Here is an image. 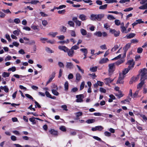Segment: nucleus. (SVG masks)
Here are the masks:
<instances>
[{
	"instance_id": "obj_1",
	"label": "nucleus",
	"mask_w": 147,
	"mask_h": 147,
	"mask_svg": "<svg viewBox=\"0 0 147 147\" xmlns=\"http://www.w3.org/2000/svg\"><path fill=\"white\" fill-rule=\"evenodd\" d=\"M138 75H140V80L145 81L147 79V69L144 68L140 70Z\"/></svg>"
},
{
	"instance_id": "obj_2",
	"label": "nucleus",
	"mask_w": 147,
	"mask_h": 147,
	"mask_svg": "<svg viewBox=\"0 0 147 147\" xmlns=\"http://www.w3.org/2000/svg\"><path fill=\"white\" fill-rule=\"evenodd\" d=\"M109 69L108 70V74L111 76L113 74L115 70V66L114 63H112L109 64Z\"/></svg>"
},
{
	"instance_id": "obj_3",
	"label": "nucleus",
	"mask_w": 147,
	"mask_h": 147,
	"mask_svg": "<svg viewBox=\"0 0 147 147\" xmlns=\"http://www.w3.org/2000/svg\"><path fill=\"white\" fill-rule=\"evenodd\" d=\"M76 98H77L76 102H83V98H84V95L83 94H80L77 95Z\"/></svg>"
},
{
	"instance_id": "obj_4",
	"label": "nucleus",
	"mask_w": 147,
	"mask_h": 147,
	"mask_svg": "<svg viewBox=\"0 0 147 147\" xmlns=\"http://www.w3.org/2000/svg\"><path fill=\"white\" fill-rule=\"evenodd\" d=\"M125 77H123V76L122 75H121L119 74L118 78L116 82V84H123L124 82L123 79Z\"/></svg>"
},
{
	"instance_id": "obj_5",
	"label": "nucleus",
	"mask_w": 147,
	"mask_h": 147,
	"mask_svg": "<svg viewBox=\"0 0 147 147\" xmlns=\"http://www.w3.org/2000/svg\"><path fill=\"white\" fill-rule=\"evenodd\" d=\"M135 62L133 59L129 60V71L132 70L134 67Z\"/></svg>"
},
{
	"instance_id": "obj_6",
	"label": "nucleus",
	"mask_w": 147,
	"mask_h": 147,
	"mask_svg": "<svg viewBox=\"0 0 147 147\" xmlns=\"http://www.w3.org/2000/svg\"><path fill=\"white\" fill-rule=\"evenodd\" d=\"M139 78V75H138L136 77H133L131 79L130 81L129 82V83L131 84L133 82H135L138 80Z\"/></svg>"
},
{
	"instance_id": "obj_7",
	"label": "nucleus",
	"mask_w": 147,
	"mask_h": 147,
	"mask_svg": "<svg viewBox=\"0 0 147 147\" xmlns=\"http://www.w3.org/2000/svg\"><path fill=\"white\" fill-rule=\"evenodd\" d=\"M110 31L112 34H113L114 36L115 37L118 36L120 34V32L119 31H117L114 29H110Z\"/></svg>"
},
{
	"instance_id": "obj_8",
	"label": "nucleus",
	"mask_w": 147,
	"mask_h": 147,
	"mask_svg": "<svg viewBox=\"0 0 147 147\" xmlns=\"http://www.w3.org/2000/svg\"><path fill=\"white\" fill-rule=\"evenodd\" d=\"M103 129V127L101 126H98L95 127L92 129V130L93 131H95L96 130L99 131H101Z\"/></svg>"
},
{
	"instance_id": "obj_9",
	"label": "nucleus",
	"mask_w": 147,
	"mask_h": 147,
	"mask_svg": "<svg viewBox=\"0 0 147 147\" xmlns=\"http://www.w3.org/2000/svg\"><path fill=\"white\" fill-rule=\"evenodd\" d=\"M129 71V68H128L125 69L122 71V73H120L119 74L121 75H122L123 76L125 77L126 76V74H127Z\"/></svg>"
},
{
	"instance_id": "obj_10",
	"label": "nucleus",
	"mask_w": 147,
	"mask_h": 147,
	"mask_svg": "<svg viewBox=\"0 0 147 147\" xmlns=\"http://www.w3.org/2000/svg\"><path fill=\"white\" fill-rule=\"evenodd\" d=\"M113 80L114 79H112L110 78H106L104 79V82L107 85L112 82Z\"/></svg>"
},
{
	"instance_id": "obj_11",
	"label": "nucleus",
	"mask_w": 147,
	"mask_h": 147,
	"mask_svg": "<svg viewBox=\"0 0 147 147\" xmlns=\"http://www.w3.org/2000/svg\"><path fill=\"white\" fill-rule=\"evenodd\" d=\"M58 48L59 49L62 50L65 52H67L68 51V49L65 46H59L58 47Z\"/></svg>"
},
{
	"instance_id": "obj_12",
	"label": "nucleus",
	"mask_w": 147,
	"mask_h": 147,
	"mask_svg": "<svg viewBox=\"0 0 147 147\" xmlns=\"http://www.w3.org/2000/svg\"><path fill=\"white\" fill-rule=\"evenodd\" d=\"M66 67L68 69H71L73 68L74 65L71 62H66Z\"/></svg>"
},
{
	"instance_id": "obj_13",
	"label": "nucleus",
	"mask_w": 147,
	"mask_h": 147,
	"mask_svg": "<svg viewBox=\"0 0 147 147\" xmlns=\"http://www.w3.org/2000/svg\"><path fill=\"white\" fill-rule=\"evenodd\" d=\"M79 18L82 21H85L87 19V16L83 14H82L80 15V16H79Z\"/></svg>"
},
{
	"instance_id": "obj_14",
	"label": "nucleus",
	"mask_w": 147,
	"mask_h": 147,
	"mask_svg": "<svg viewBox=\"0 0 147 147\" xmlns=\"http://www.w3.org/2000/svg\"><path fill=\"white\" fill-rule=\"evenodd\" d=\"M67 52V53L68 55L70 57H73L74 55V51L71 49L69 50L68 49V51Z\"/></svg>"
},
{
	"instance_id": "obj_15",
	"label": "nucleus",
	"mask_w": 147,
	"mask_h": 147,
	"mask_svg": "<svg viewBox=\"0 0 147 147\" xmlns=\"http://www.w3.org/2000/svg\"><path fill=\"white\" fill-rule=\"evenodd\" d=\"M109 61V59L107 58H104L101 59L99 61V63L100 64H103L107 63Z\"/></svg>"
},
{
	"instance_id": "obj_16",
	"label": "nucleus",
	"mask_w": 147,
	"mask_h": 147,
	"mask_svg": "<svg viewBox=\"0 0 147 147\" xmlns=\"http://www.w3.org/2000/svg\"><path fill=\"white\" fill-rule=\"evenodd\" d=\"M55 72H53L52 73V75H51V77L49 78L48 81H47V85L49 83L51 82L53 79L54 78L55 76Z\"/></svg>"
},
{
	"instance_id": "obj_17",
	"label": "nucleus",
	"mask_w": 147,
	"mask_h": 147,
	"mask_svg": "<svg viewBox=\"0 0 147 147\" xmlns=\"http://www.w3.org/2000/svg\"><path fill=\"white\" fill-rule=\"evenodd\" d=\"M124 24L122 23L121 24V31L122 32L125 33H127V32L126 30V28L123 26Z\"/></svg>"
},
{
	"instance_id": "obj_18",
	"label": "nucleus",
	"mask_w": 147,
	"mask_h": 147,
	"mask_svg": "<svg viewBox=\"0 0 147 147\" xmlns=\"http://www.w3.org/2000/svg\"><path fill=\"white\" fill-rule=\"evenodd\" d=\"M140 80L141 81V82L137 85V87L138 88H141L145 83L144 81L143 80Z\"/></svg>"
},
{
	"instance_id": "obj_19",
	"label": "nucleus",
	"mask_w": 147,
	"mask_h": 147,
	"mask_svg": "<svg viewBox=\"0 0 147 147\" xmlns=\"http://www.w3.org/2000/svg\"><path fill=\"white\" fill-rule=\"evenodd\" d=\"M96 20L100 21L104 17V15L103 14H98L96 15Z\"/></svg>"
},
{
	"instance_id": "obj_20",
	"label": "nucleus",
	"mask_w": 147,
	"mask_h": 147,
	"mask_svg": "<svg viewBox=\"0 0 147 147\" xmlns=\"http://www.w3.org/2000/svg\"><path fill=\"white\" fill-rule=\"evenodd\" d=\"M124 60L123 59H120L116 62L115 63L116 65H118L123 63Z\"/></svg>"
},
{
	"instance_id": "obj_21",
	"label": "nucleus",
	"mask_w": 147,
	"mask_h": 147,
	"mask_svg": "<svg viewBox=\"0 0 147 147\" xmlns=\"http://www.w3.org/2000/svg\"><path fill=\"white\" fill-rule=\"evenodd\" d=\"M50 133L54 135H57V132L53 129H51L49 131Z\"/></svg>"
},
{
	"instance_id": "obj_22",
	"label": "nucleus",
	"mask_w": 147,
	"mask_h": 147,
	"mask_svg": "<svg viewBox=\"0 0 147 147\" xmlns=\"http://www.w3.org/2000/svg\"><path fill=\"white\" fill-rule=\"evenodd\" d=\"M58 34V32H51L48 34V35L51 36L52 37H55Z\"/></svg>"
},
{
	"instance_id": "obj_23",
	"label": "nucleus",
	"mask_w": 147,
	"mask_h": 147,
	"mask_svg": "<svg viewBox=\"0 0 147 147\" xmlns=\"http://www.w3.org/2000/svg\"><path fill=\"white\" fill-rule=\"evenodd\" d=\"M76 80L79 81L82 78V76L79 73H77L76 75Z\"/></svg>"
},
{
	"instance_id": "obj_24",
	"label": "nucleus",
	"mask_w": 147,
	"mask_h": 147,
	"mask_svg": "<svg viewBox=\"0 0 147 147\" xmlns=\"http://www.w3.org/2000/svg\"><path fill=\"white\" fill-rule=\"evenodd\" d=\"M123 49L124 50V55L125 56V55L126 53V51L129 49V45L128 44H127L125 46V47L123 48Z\"/></svg>"
},
{
	"instance_id": "obj_25",
	"label": "nucleus",
	"mask_w": 147,
	"mask_h": 147,
	"mask_svg": "<svg viewBox=\"0 0 147 147\" xmlns=\"http://www.w3.org/2000/svg\"><path fill=\"white\" fill-rule=\"evenodd\" d=\"M80 32L82 35L83 36H85L87 34V32L84 29H80Z\"/></svg>"
},
{
	"instance_id": "obj_26",
	"label": "nucleus",
	"mask_w": 147,
	"mask_h": 147,
	"mask_svg": "<svg viewBox=\"0 0 147 147\" xmlns=\"http://www.w3.org/2000/svg\"><path fill=\"white\" fill-rule=\"evenodd\" d=\"M57 90H55L54 89H52L51 90L52 93L55 96H58L59 94V93L57 91Z\"/></svg>"
},
{
	"instance_id": "obj_27",
	"label": "nucleus",
	"mask_w": 147,
	"mask_h": 147,
	"mask_svg": "<svg viewBox=\"0 0 147 147\" xmlns=\"http://www.w3.org/2000/svg\"><path fill=\"white\" fill-rule=\"evenodd\" d=\"M94 34L97 36L101 37L102 36V34L100 31H98L95 32Z\"/></svg>"
},
{
	"instance_id": "obj_28",
	"label": "nucleus",
	"mask_w": 147,
	"mask_h": 147,
	"mask_svg": "<svg viewBox=\"0 0 147 147\" xmlns=\"http://www.w3.org/2000/svg\"><path fill=\"white\" fill-rule=\"evenodd\" d=\"M138 40L136 39H131L130 40V44H131L132 43L133 44H136L138 43Z\"/></svg>"
},
{
	"instance_id": "obj_29",
	"label": "nucleus",
	"mask_w": 147,
	"mask_h": 147,
	"mask_svg": "<svg viewBox=\"0 0 147 147\" xmlns=\"http://www.w3.org/2000/svg\"><path fill=\"white\" fill-rule=\"evenodd\" d=\"M97 67L96 66L93 67L90 69V71L92 72H95L97 71Z\"/></svg>"
},
{
	"instance_id": "obj_30",
	"label": "nucleus",
	"mask_w": 147,
	"mask_h": 147,
	"mask_svg": "<svg viewBox=\"0 0 147 147\" xmlns=\"http://www.w3.org/2000/svg\"><path fill=\"white\" fill-rule=\"evenodd\" d=\"M130 90L131 91V96L133 98H135L138 95V92L136 91L133 95H132L131 90Z\"/></svg>"
},
{
	"instance_id": "obj_31",
	"label": "nucleus",
	"mask_w": 147,
	"mask_h": 147,
	"mask_svg": "<svg viewBox=\"0 0 147 147\" xmlns=\"http://www.w3.org/2000/svg\"><path fill=\"white\" fill-rule=\"evenodd\" d=\"M64 88H65V90L66 91H67L68 90V82L67 81H66L64 84Z\"/></svg>"
},
{
	"instance_id": "obj_32",
	"label": "nucleus",
	"mask_w": 147,
	"mask_h": 147,
	"mask_svg": "<svg viewBox=\"0 0 147 147\" xmlns=\"http://www.w3.org/2000/svg\"><path fill=\"white\" fill-rule=\"evenodd\" d=\"M95 121V120L94 119H89L87 120L86 122L88 123H91L94 122Z\"/></svg>"
},
{
	"instance_id": "obj_33",
	"label": "nucleus",
	"mask_w": 147,
	"mask_h": 147,
	"mask_svg": "<svg viewBox=\"0 0 147 147\" xmlns=\"http://www.w3.org/2000/svg\"><path fill=\"white\" fill-rule=\"evenodd\" d=\"M9 74H10L9 73L4 72L3 73L2 76L3 77L5 78L8 77L9 76Z\"/></svg>"
},
{
	"instance_id": "obj_34",
	"label": "nucleus",
	"mask_w": 147,
	"mask_h": 147,
	"mask_svg": "<svg viewBox=\"0 0 147 147\" xmlns=\"http://www.w3.org/2000/svg\"><path fill=\"white\" fill-rule=\"evenodd\" d=\"M80 51L84 53V54H87L88 51L87 49L82 48L80 49Z\"/></svg>"
},
{
	"instance_id": "obj_35",
	"label": "nucleus",
	"mask_w": 147,
	"mask_h": 147,
	"mask_svg": "<svg viewBox=\"0 0 147 147\" xmlns=\"http://www.w3.org/2000/svg\"><path fill=\"white\" fill-rule=\"evenodd\" d=\"M66 29L67 28L63 26L61 28L60 30L61 32L65 33L66 31Z\"/></svg>"
},
{
	"instance_id": "obj_36",
	"label": "nucleus",
	"mask_w": 147,
	"mask_h": 147,
	"mask_svg": "<svg viewBox=\"0 0 147 147\" xmlns=\"http://www.w3.org/2000/svg\"><path fill=\"white\" fill-rule=\"evenodd\" d=\"M35 43V41L33 40H31L30 41V42H25L26 44H28L30 45H34Z\"/></svg>"
},
{
	"instance_id": "obj_37",
	"label": "nucleus",
	"mask_w": 147,
	"mask_h": 147,
	"mask_svg": "<svg viewBox=\"0 0 147 147\" xmlns=\"http://www.w3.org/2000/svg\"><path fill=\"white\" fill-rule=\"evenodd\" d=\"M35 117H32L30 118L29 120L30 121L32 122L33 124H34L36 123L35 122Z\"/></svg>"
},
{
	"instance_id": "obj_38",
	"label": "nucleus",
	"mask_w": 147,
	"mask_h": 147,
	"mask_svg": "<svg viewBox=\"0 0 147 147\" xmlns=\"http://www.w3.org/2000/svg\"><path fill=\"white\" fill-rule=\"evenodd\" d=\"M107 18L110 20H113L115 18L112 15H109L107 16Z\"/></svg>"
},
{
	"instance_id": "obj_39",
	"label": "nucleus",
	"mask_w": 147,
	"mask_h": 147,
	"mask_svg": "<svg viewBox=\"0 0 147 147\" xmlns=\"http://www.w3.org/2000/svg\"><path fill=\"white\" fill-rule=\"evenodd\" d=\"M45 50L49 53H52L54 52L50 48L47 47L45 48Z\"/></svg>"
},
{
	"instance_id": "obj_40",
	"label": "nucleus",
	"mask_w": 147,
	"mask_h": 147,
	"mask_svg": "<svg viewBox=\"0 0 147 147\" xmlns=\"http://www.w3.org/2000/svg\"><path fill=\"white\" fill-rule=\"evenodd\" d=\"M119 47V46L117 45L115 46L111 49V51L114 52L117 50Z\"/></svg>"
},
{
	"instance_id": "obj_41",
	"label": "nucleus",
	"mask_w": 147,
	"mask_h": 147,
	"mask_svg": "<svg viewBox=\"0 0 147 147\" xmlns=\"http://www.w3.org/2000/svg\"><path fill=\"white\" fill-rule=\"evenodd\" d=\"M39 3V1L38 0H32L30 2V3L32 4H36L37 3Z\"/></svg>"
},
{
	"instance_id": "obj_42",
	"label": "nucleus",
	"mask_w": 147,
	"mask_h": 147,
	"mask_svg": "<svg viewBox=\"0 0 147 147\" xmlns=\"http://www.w3.org/2000/svg\"><path fill=\"white\" fill-rule=\"evenodd\" d=\"M107 6V4H105L104 5L100 6L99 8L100 9H106Z\"/></svg>"
},
{
	"instance_id": "obj_43",
	"label": "nucleus",
	"mask_w": 147,
	"mask_h": 147,
	"mask_svg": "<svg viewBox=\"0 0 147 147\" xmlns=\"http://www.w3.org/2000/svg\"><path fill=\"white\" fill-rule=\"evenodd\" d=\"M70 34L71 36L75 37L76 36L75 32L74 30H71L70 32Z\"/></svg>"
},
{
	"instance_id": "obj_44",
	"label": "nucleus",
	"mask_w": 147,
	"mask_h": 147,
	"mask_svg": "<svg viewBox=\"0 0 147 147\" xmlns=\"http://www.w3.org/2000/svg\"><path fill=\"white\" fill-rule=\"evenodd\" d=\"M91 20H96V15L92 14L91 15Z\"/></svg>"
},
{
	"instance_id": "obj_45",
	"label": "nucleus",
	"mask_w": 147,
	"mask_h": 147,
	"mask_svg": "<svg viewBox=\"0 0 147 147\" xmlns=\"http://www.w3.org/2000/svg\"><path fill=\"white\" fill-rule=\"evenodd\" d=\"M34 30L38 31L39 30V28L38 26H33L31 27Z\"/></svg>"
},
{
	"instance_id": "obj_46",
	"label": "nucleus",
	"mask_w": 147,
	"mask_h": 147,
	"mask_svg": "<svg viewBox=\"0 0 147 147\" xmlns=\"http://www.w3.org/2000/svg\"><path fill=\"white\" fill-rule=\"evenodd\" d=\"M69 42V40L68 39H67L66 40H63L62 41H59L58 42L62 44H63L64 43H66L67 44H68Z\"/></svg>"
},
{
	"instance_id": "obj_47",
	"label": "nucleus",
	"mask_w": 147,
	"mask_h": 147,
	"mask_svg": "<svg viewBox=\"0 0 147 147\" xmlns=\"http://www.w3.org/2000/svg\"><path fill=\"white\" fill-rule=\"evenodd\" d=\"M104 134L105 136L107 137H110L111 135V133L107 131L105 132Z\"/></svg>"
},
{
	"instance_id": "obj_48",
	"label": "nucleus",
	"mask_w": 147,
	"mask_h": 147,
	"mask_svg": "<svg viewBox=\"0 0 147 147\" xmlns=\"http://www.w3.org/2000/svg\"><path fill=\"white\" fill-rule=\"evenodd\" d=\"M79 47L77 46V45H76L72 46L71 48V49L72 50H76L78 49H79Z\"/></svg>"
},
{
	"instance_id": "obj_49",
	"label": "nucleus",
	"mask_w": 147,
	"mask_h": 147,
	"mask_svg": "<svg viewBox=\"0 0 147 147\" xmlns=\"http://www.w3.org/2000/svg\"><path fill=\"white\" fill-rule=\"evenodd\" d=\"M68 24L70 26L74 27V24L72 21H68Z\"/></svg>"
},
{
	"instance_id": "obj_50",
	"label": "nucleus",
	"mask_w": 147,
	"mask_h": 147,
	"mask_svg": "<svg viewBox=\"0 0 147 147\" xmlns=\"http://www.w3.org/2000/svg\"><path fill=\"white\" fill-rule=\"evenodd\" d=\"M16 70V68L15 67H11L9 68L8 69V71H12L13 72L14 71Z\"/></svg>"
},
{
	"instance_id": "obj_51",
	"label": "nucleus",
	"mask_w": 147,
	"mask_h": 147,
	"mask_svg": "<svg viewBox=\"0 0 147 147\" xmlns=\"http://www.w3.org/2000/svg\"><path fill=\"white\" fill-rule=\"evenodd\" d=\"M85 84V82H82L80 87V90H82L84 88Z\"/></svg>"
},
{
	"instance_id": "obj_52",
	"label": "nucleus",
	"mask_w": 147,
	"mask_h": 147,
	"mask_svg": "<svg viewBox=\"0 0 147 147\" xmlns=\"http://www.w3.org/2000/svg\"><path fill=\"white\" fill-rule=\"evenodd\" d=\"M20 20L18 18H15L14 21L13 22H15L16 24H19L20 22Z\"/></svg>"
},
{
	"instance_id": "obj_53",
	"label": "nucleus",
	"mask_w": 147,
	"mask_h": 147,
	"mask_svg": "<svg viewBox=\"0 0 147 147\" xmlns=\"http://www.w3.org/2000/svg\"><path fill=\"white\" fill-rule=\"evenodd\" d=\"M58 65L59 67L63 68L64 67V65L63 63L61 62H59Z\"/></svg>"
},
{
	"instance_id": "obj_54",
	"label": "nucleus",
	"mask_w": 147,
	"mask_h": 147,
	"mask_svg": "<svg viewBox=\"0 0 147 147\" xmlns=\"http://www.w3.org/2000/svg\"><path fill=\"white\" fill-rule=\"evenodd\" d=\"M59 40H63L65 38V36L63 35L57 36V37Z\"/></svg>"
},
{
	"instance_id": "obj_55",
	"label": "nucleus",
	"mask_w": 147,
	"mask_h": 147,
	"mask_svg": "<svg viewBox=\"0 0 147 147\" xmlns=\"http://www.w3.org/2000/svg\"><path fill=\"white\" fill-rule=\"evenodd\" d=\"M66 7V5H60L58 7H56V9H63V8H65Z\"/></svg>"
},
{
	"instance_id": "obj_56",
	"label": "nucleus",
	"mask_w": 147,
	"mask_h": 147,
	"mask_svg": "<svg viewBox=\"0 0 147 147\" xmlns=\"http://www.w3.org/2000/svg\"><path fill=\"white\" fill-rule=\"evenodd\" d=\"M61 108L63 109L64 110L66 111H67L68 109H67V107L66 105H62L61 106Z\"/></svg>"
},
{
	"instance_id": "obj_57",
	"label": "nucleus",
	"mask_w": 147,
	"mask_h": 147,
	"mask_svg": "<svg viewBox=\"0 0 147 147\" xmlns=\"http://www.w3.org/2000/svg\"><path fill=\"white\" fill-rule=\"evenodd\" d=\"M60 130L63 131H66V129L65 126H61L59 128Z\"/></svg>"
},
{
	"instance_id": "obj_58",
	"label": "nucleus",
	"mask_w": 147,
	"mask_h": 147,
	"mask_svg": "<svg viewBox=\"0 0 147 147\" xmlns=\"http://www.w3.org/2000/svg\"><path fill=\"white\" fill-rule=\"evenodd\" d=\"M25 95L26 96V97L27 98L32 100H34V99L33 97L30 95L27 94H25Z\"/></svg>"
},
{
	"instance_id": "obj_59",
	"label": "nucleus",
	"mask_w": 147,
	"mask_h": 147,
	"mask_svg": "<svg viewBox=\"0 0 147 147\" xmlns=\"http://www.w3.org/2000/svg\"><path fill=\"white\" fill-rule=\"evenodd\" d=\"M76 66L78 68V70L81 72L82 74H84V70L81 68L78 65H76Z\"/></svg>"
},
{
	"instance_id": "obj_60",
	"label": "nucleus",
	"mask_w": 147,
	"mask_h": 147,
	"mask_svg": "<svg viewBox=\"0 0 147 147\" xmlns=\"http://www.w3.org/2000/svg\"><path fill=\"white\" fill-rule=\"evenodd\" d=\"M51 88L53 89H54L55 90H58V89L57 86L55 85V84H52Z\"/></svg>"
},
{
	"instance_id": "obj_61",
	"label": "nucleus",
	"mask_w": 147,
	"mask_h": 147,
	"mask_svg": "<svg viewBox=\"0 0 147 147\" xmlns=\"http://www.w3.org/2000/svg\"><path fill=\"white\" fill-rule=\"evenodd\" d=\"M115 24L117 26H119L120 24V21L118 20H115Z\"/></svg>"
},
{
	"instance_id": "obj_62",
	"label": "nucleus",
	"mask_w": 147,
	"mask_h": 147,
	"mask_svg": "<svg viewBox=\"0 0 147 147\" xmlns=\"http://www.w3.org/2000/svg\"><path fill=\"white\" fill-rule=\"evenodd\" d=\"M74 78V76L72 74H70L68 76V78L69 79H72Z\"/></svg>"
},
{
	"instance_id": "obj_63",
	"label": "nucleus",
	"mask_w": 147,
	"mask_h": 147,
	"mask_svg": "<svg viewBox=\"0 0 147 147\" xmlns=\"http://www.w3.org/2000/svg\"><path fill=\"white\" fill-rule=\"evenodd\" d=\"M57 12L59 14H63L65 12V9H63L62 10H59Z\"/></svg>"
},
{
	"instance_id": "obj_64",
	"label": "nucleus",
	"mask_w": 147,
	"mask_h": 147,
	"mask_svg": "<svg viewBox=\"0 0 147 147\" xmlns=\"http://www.w3.org/2000/svg\"><path fill=\"white\" fill-rule=\"evenodd\" d=\"M143 49L141 47H139L137 49V52L138 53H140L142 52Z\"/></svg>"
}]
</instances>
